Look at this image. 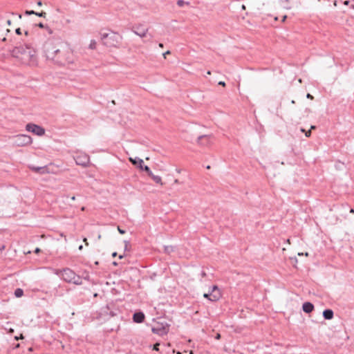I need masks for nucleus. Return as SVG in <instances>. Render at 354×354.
Masks as SVG:
<instances>
[{
    "label": "nucleus",
    "instance_id": "1",
    "mask_svg": "<svg viewBox=\"0 0 354 354\" xmlns=\"http://www.w3.org/2000/svg\"><path fill=\"white\" fill-rule=\"evenodd\" d=\"M26 47L22 45L15 46L11 51L12 57L19 59L22 63L27 64L30 62L34 54L31 50H28L30 48L29 44H26Z\"/></svg>",
    "mask_w": 354,
    "mask_h": 354
},
{
    "label": "nucleus",
    "instance_id": "2",
    "mask_svg": "<svg viewBox=\"0 0 354 354\" xmlns=\"http://www.w3.org/2000/svg\"><path fill=\"white\" fill-rule=\"evenodd\" d=\"M100 35L102 44L107 47H116L122 40V37L116 32H100Z\"/></svg>",
    "mask_w": 354,
    "mask_h": 354
},
{
    "label": "nucleus",
    "instance_id": "3",
    "mask_svg": "<svg viewBox=\"0 0 354 354\" xmlns=\"http://www.w3.org/2000/svg\"><path fill=\"white\" fill-rule=\"evenodd\" d=\"M43 50L48 59H55V55L62 54L59 45L55 44L52 40H48L44 43Z\"/></svg>",
    "mask_w": 354,
    "mask_h": 354
},
{
    "label": "nucleus",
    "instance_id": "4",
    "mask_svg": "<svg viewBox=\"0 0 354 354\" xmlns=\"http://www.w3.org/2000/svg\"><path fill=\"white\" fill-rule=\"evenodd\" d=\"M169 330V324L167 323L158 322L156 326H153L151 329L154 334H157L160 336L167 335Z\"/></svg>",
    "mask_w": 354,
    "mask_h": 354
},
{
    "label": "nucleus",
    "instance_id": "5",
    "mask_svg": "<svg viewBox=\"0 0 354 354\" xmlns=\"http://www.w3.org/2000/svg\"><path fill=\"white\" fill-rule=\"evenodd\" d=\"M62 279L67 283H71L75 277V272L71 268H66L57 273Z\"/></svg>",
    "mask_w": 354,
    "mask_h": 354
},
{
    "label": "nucleus",
    "instance_id": "6",
    "mask_svg": "<svg viewBox=\"0 0 354 354\" xmlns=\"http://www.w3.org/2000/svg\"><path fill=\"white\" fill-rule=\"evenodd\" d=\"M32 141V138L25 134H19L15 137V144L19 147L28 145Z\"/></svg>",
    "mask_w": 354,
    "mask_h": 354
},
{
    "label": "nucleus",
    "instance_id": "7",
    "mask_svg": "<svg viewBox=\"0 0 354 354\" xmlns=\"http://www.w3.org/2000/svg\"><path fill=\"white\" fill-rule=\"evenodd\" d=\"M26 129L39 136L45 134V129L41 126L33 123H28L26 126Z\"/></svg>",
    "mask_w": 354,
    "mask_h": 354
},
{
    "label": "nucleus",
    "instance_id": "8",
    "mask_svg": "<svg viewBox=\"0 0 354 354\" xmlns=\"http://www.w3.org/2000/svg\"><path fill=\"white\" fill-rule=\"evenodd\" d=\"M132 30L136 35L140 36V37H144L146 36V34L148 31V28H147L146 26L143 24H138L134 25L132 27Z\"/></svg>",
    "mask_w": 354,
    "mask_h": 354
},
{
    "label": "nucleus",
    "instance_id": "9",
    "mask_svg": "<svg viewBox=\"0 0 354 354\" xmlns=\"http://www.w3.org/2000/svg\"><path fill=\"white\" fill-rule=\"evenodd\" d=\"M75 160L77 165L87 167L90 162V158L86 154H80L75 157Z\"/></svg>",
    "mask_w": 354,
    "mask_h": 354
},
{
    "label": "nucleus",
    "instance_id": "10",
    "mask_svg": "<svg viewBox=\"0 0 354 354\" xmlns=\"http://www.w3.org/2000/svg\"><path fill=\"white\" fill-rule=\"evenodd\" d=\"M50 60L59 66H63L67 62V57L62 50V54L55 55V59H50Z\"/></svg>",
    "mask_w": 354,
    "mask_h": 354
},
{
    "label": "nucleus",
    "instance_id": "11",
    "mask_svg": "<svg viewBox=\"0 0 354 354\" xmlns=\"http://www.w3.org/2000/svg\"><path fill=\"white\" fill-rule=\"evenodd\" d=\"M221 297V292H211L209 291L203 294V297L211 301H217Z\"/></svg>",
    "mask_w": 354,
    "mask_h": 354
},
{
    "label": "nucleus",
    "instance_id": "12",
    "mask_svg": "<svg viewBox=\"0 0 354 354\" xmlns=\"http://www.w3.org/2000/svg\"><path fill=\"white\" fill-rule=\"evenodd\" d=\"M145 315L143 312L139 310L136 311L133 315V321L136 323L140 324L144 322Z\"/></svg>",
    "mask_w": 354,
    "mask_h": 354
},
{
    "label": "nucleus",
    "instance_id": "13",
    "mask_svg": "<svg viewBox=\"0 0 354 354\" xmlns=\"http://www.w3.org/2000/svg\"><path fill=\"white\" fill-rule=\"evenodd\" d=\"M314 305L310 301H306L302 305V310L306 313H310L314 310Z\"/></svg>",
    "mask_w": 354,
    "mask_h": 354
},
{
    "label": "nucleus",
    "instance_id": "14",
    "mask_svg": "<svg viewBox=\"0 0 354 354\" xmlns=\"http://www.w3.org/2000/svg\"><path fill=\"white\" fill-rule=\"evenodd\" d=\"M30 169L35 172L39 173V174H46L48 173V167L47 166L44 167H35L32 166L30 167Z\"/></svg>",
    "mask_w": 354,
    "mask_h": 354
},
{
    "label": "nucleus",
    "instance_id": "15",
    "mask_svg": "<svg viewBox=\"0 0 354 354\" xmlns=\"http://www.w3.org/2000/svg\"><path fill=\"white\" fill-rule=\"evenodd\" d=\"M323 317L325 319L327 320L332 319L334 317L333 310L330 308L325 309L323 311Z\"/></svg>",
    "mask_w": 354,
    "mask_h": 354
},
{
    "label": "nucleus",
    "instance_id": "16",
    "mask_svg": "<svg viewBox=\"0 0 354 354\" xmlns=\"http://www.w3.org/2000/svg\"><path fill=\"white\" fill-rule=\"evenodd\" d=\"M209 136L207 135H202L198 137L197 143L201 145H206L208 143Z\"/></svg>",
    "mask_w": 354,
    "mask_h": 354
},
{
    "label": "nucleus",
    "instance_id": "17",
    "mask_svg": "<svg viewBox=\"0 0 354 354\" xmlns=\"http://www.w3.org/2000/svg\"><path fill=\"white\" fill-rule=\"evenodd\" d=\"M130 162L135 166L138 167L139 169L142 167V165L144 164L143 160L140 158H129Z\"/></svg>",
    "mask_w": 354,
    "mask_h": 354
},
{
    "label": "nucleus",
    "instance_id": "18",
    "mask_svg": "<svg viewBox=\"0 0 354 354\" xmlns=\"http://www.w3.org/2000/svg\"><path fill=\"white\" fill-rule=\"evenodd\" d=\"M149 176L157 184L162 185L161 177L159 176L154 175L151 172V175H149Z\"/></svg>",
    "mask_w": 354,
    "mask_h": 354
},
{
    "label": "nucleus",
    "instance_id": "19",
    "mask_svg": "<svg viewBox=\"0 0 354 354\" xmlns=\"http://www.w3.org/2000/svg\"><path fill=\"white\" fill-rule=\"evenodd\" d=\"M113 304H107L106 306L102 308V313L104 315H109V312L111 310V307H113Z\"/></svg>",
    "mask_w": 354,
    "mask_h": 354
},
{
    "label": "nucleus",
    "instance_id": "20",
    "mask_svg": "<svg viewBox=\"0 0 354 354\" xmlns=\"http://www.w3.org/2000/svg\"><path fill=\"white\" fill-rule=\"evenodd\" d=\"M174 251V247L172 245H165L164 246V252L167 254H170L171 252Z\"/></svg>",
    "mask_w": 354,
    "mask_h": 354
},
{
    "label": "nucleus",
    "instance_id": "21",
    "mask_svg": "<svg viewBox=\"0 0 354 354\" xmlns=\"http://www.w3.org/2000/svg\"><path fill=\"white\" fill-rule=\"evenodd\" d=\"M72 283L76 284V285H81L82 284V278L75 274V277L74 279L71 281Z\"/></svg>",
    "mask_w": 354,
    "mask_h": 354
},
{
    "label": "nucleus",
    "instance_id": "22",
    "mask_svg": "<svg viewBox=\"0 0 354 354\" xmlns=\"http://www.w3.org/2000/svg\"><path fill=\"white\" fill-rule=\"evenodd\" d=\"M140 170L145 171L147 175H151V171L150 168L147 165H144V164L142 165V167L140 168Z\"/></svg>",
    "mask_w": 354,
    "mask_h": 354
},
{
    "label": "nucleus",
    "instance_id": "23",
    "mask_svg": "<svg viewBox=\"0 0 354 354\" xmlns=\"http://www.w3.org/2000/svg\"><path fill=\"white\" fill-rule=\"evenodd\" d=\"M24 295V290L21 288H17L15 290V295L16 297H21Z\"/></svg>",
    "mask_w": 354,
    "mask_h": 354
},
{
    "label": "nucleus",
    "instance_id": "24",
    "mask_svg": "<svg viewBox=\"0 0 354 354\" xmlns=\"http://www.w3.org/2000/svg\"><path fill=\"white\" fill-rule=\"evenodd\" d=\"M113 307H111V310L109 312V315H110L111 317H114L118 315L117 309H113Z\"/></svg>",
    "mask_w": 354,
    "mask_h": 354
},
{
    "label": "nucleus",
    "instance_id": "25",
    "mask_svg": "<svg viewBox=\"0 0 354 354\" xmlns=\"http://www.w3.org/2000/svg\"><path fill=\"white\" fill-rule=\"evenodd\" d=\"M35 15L39 17H43V18H45L46 17V12H44V11H41L40 12H35Z\"/></svg>",
    "mask_w": 354,
    "mask_h": 354
},
{
    "label": "nucleus",
    "instance_id": "26",
    "mask_svg": "<svg viewBox=\"0 0 354 354\" xmlns=\"http://www.w3.org/2000/svg\"><path fill=\"white\" fill-rule=\"evenodd\" d=\"M211 292H220L218 288L216 285H214L211 287V290H209Z\"/></svg>",
    "mask_w": 354,
    "mask_h": 354
},
{
    "label": "nucleus",
    "instance_id": "27",
    "mask_svg": "<svg viewBox=\"0 0 354 354\" xmlns=\"http://www.w3.org/2000/svg\"><path fill=\"white\" fill-rule=\"evenodd\" d=\"M96 48V41L95 40H91V44L89 45V48L95 49Z\"/></svg>",
    "mask_w": 354,
    "mask_h": 354
},
{
    "label": "nucleus",
    "instance_id": "28",
    "mask_svg": "<svg viewBox=\"0 0 354 354\" xmlns=\"http://www.w3.org/2000/svg\"><path fill=\"white\" fill-rule=\"evenodd\" d=\"M188 2H185L183 0H178L177 5L180 7L183 6L185 4H188Z\"/></svg>",
    "mask_w": 354,
    "mask_h": 354
},
{
    "label": "nucleus",
    "instance_id": "29",
    "mask_svg": "<svg viewBox=\"0 0 354 354\" xmlns=\"http://www.w3.org/2000/svg\"><path fill=\"white\" fill-rule=\"evenodd\" d=\"M160 343H156L153 345V350L159 351Z\"/></svg>",
    "mask_w": 354,
    "mask_h": 354
},
{
    "label": "nucleus",
    "instance_id": "30",
    "mask_svg": "<svg viewBox=\"0 0 354 354\" xmlns=\"http://www.w3.org/2000/svg\"><path fill=\"white\" fill-rule=\"evenodd\" d=\"M24 14H25L26 15H35V11H34V10H26V11L24 12Z\"/></svg>",
    "mask_w": 354,
    "mask_h": 354
},
{
    "label": "nucleus",
    "instance_id": "31",
    "mask_svg": "<svg viewBox=\"0 0 354 354\" xmlns=\"http://www.w3.org/2000/svg\"><path fill=\"white\" fill-rule=\"evenodd\" d=\"M37 26H38L40 28H45L46 25H44L43 23L39 22V24H36Z\"/></svg>",
    "mask_w": 354,
    "mask_h": 354
},
{
    "label": "nucleus",
    "instance_id": "32",
    "mask_svg": "<svg viewBox=\"0 0 354 354\" xmlns=\"http://www.w3.org/2000/svg\"><path fill=\"white\" fill-rule=\"evenodd\" d=\"M118 230L121 234H124L126 232L124 230L121 229L119 226L118 227Z\"/></svg>",
    "mask_w": 354,
    "mask_h": 354
},
{
    "label": "nucleus",
    "instance_id": "33",
    "mask_svg": "<svg viewBox=\"0 0 354 354\" xmlns=\"http://www.w3.org/2000/svg\"><path fill=\"white\" fill-rule=\"evenodd\" d=\"M15 32H16V34H17V35H21V28H16V30H15Z\"/></svg>",
    "mask_w": 354,
    "mask_h": 354
},
{
    "label": "nucleus",
    "instance_id": "34",
    "mask_svg": "<svg viewBox=\"0 0 354 354\" xmlns=\"http://www.w3.org/2000/svg\"><path fill=\"white\" fill-rule=\"evenodd\" d=\"M45 29L47 30V31L48 32L49 34H52L53 33V30H51V28L50 27H48L47 25L45 28Z\"/></svg>",
    "mask_w": 354,
    "mask_h": 354
},
{
    "label": "nucleus",
    "instance_id": "35",
    "mask_svg": "<svg viewBox=\"0 0 354 354\" xmlns=\"http://www.w3.org/2000/svg\"><path fill=\"white\" fill-rule=\"evenodd\" d=\"M24 338V337L23 336V335H21L19 337H18V336L15 337V340L23 339Z\"/></svg>",
    "mask_w": 354,
    "mask_h": 354
},
{
    "label": "nucleus",
    "instance_id": "36",
    "mask_svg": "<svg viewBox=\"0 0 354 354\" xmlns=\"http://www.w3.org/2000/svg\"><path fill=\"white\" fill-rule=\"evenodd\" d=\"M305 135H306V137H308H308H310V135H311V131H310V129H309L308 131H306Z\"/></svg>",
    "mask_w": 354,
    "mask_h": 354
},
{
    "label": "nucleus",
    "instance_id": "37",
    "mask_svg": "<svg viewBox=\"0 0 354 354\" xmlns=\"http://www.w3.org/2000/svg\"><path fill=\"white\" fill-rule=\"evenodd\" d=\"M124 244H125L124 250H127L128 245L129 244V241H124Z\"/></svg>",
    "mask_w": 354,
    "mask_h": 354
},
{
    "label": "nucleus",
    "instance_id": "38",
    "mask_svg": "<svg viewBox=\"0 0 354 354\" xmlns=\"http://www.w3.org/2000/svg\"><path fill=\"white\" fill-rule=\"evenodd\" d=\"M14 332H15V330H14V329H13V328H10L8 329V333L9 334H12V333H14Z\"/></svg>",
    "mask_w": 354,
    "mask_h": 354
},
{
    "label": "nucleus",
    "instance_id": "39",
    "mask_svg": "<svg viewBox=\"0 0 354 354\" xmlns=\"http://www.w3.org/2000/svg\"><path fill=\"white\" fill-rule=\"evenodd\" d=\"M41 252V249L39 248H36L34 252L36 254H39Z\"/></svg>",
    "mask_w": 354,
    "mask_h": 354
},
{
    "label": "nucleus",
    "instance_id": "40",
    "mask_svg": "<svg viewBox=\"0 0 354 354\" xmlns=\"http://www.w3.org/2000/svg\"><path fill=\"white\" fill-rule=\"evenodd\" d=\"M306 97L310 100H313L314 98L313 96L310 93H307Z\"/></svg>",
    "mask_w": 354,
    "mask_h": 354
},
{
    "label": "nucleus",
    "instance_id": "41",
    "mask_svg": "<svg viewBox=\"0 0 354 354\" xmlns=\"http://www.w3.org/2000/svg\"><path fill=\"white\" fill-rule=\"evenodd\" d=\"M169 54H171V52L169 50H167L165 53H163V56L165 58H166V55H168Z\"/></svg>",
    "mask_w": 354,
    "mask_h": 354
},
{
    "label": "nucleus",
    "instance_id": "42",
    "mask_svg": "<svg viewBox=\"0 0 354 354\" xmlns=\"http://www.w3.org/2000/svg\"><path fill=\"white\" fill-rule=\"evenodd\" d=\"M218 85H221V86H225V82H223V81H220L218 82Z\"/></svg>",
    "mask_w": 354,
    "mask_h": 354
},
{
    "label": "nucleus",
    "instance_id": "43",
    "mask_svg": "<svg viewBox=\"0 0 354 354\" xmlns=\"http://www.w3.org/2000/svg\"><path fill=\"white\" fill-rule=\"evenodd\" d=\"M350 2H351V1L346 0V1H344V4L346 5V6H348V5H349Z\"/></svg>",
    "mask_w": 354,
    "mask_h": 354
},
{
    "label": "nucleus",
    "instance_id": "44",
    "mask_svg": "<svg viewBox=\"0 0 354 354\" xmlns=\"http://www.w3.org/2000/svg\"><path fill=\"white\" fill-rule=\"evenodd\" d=\"M37 6H42V2H41V0L37 1Z\"/></svg>",
    "mask_w": 354,
    "mask_h": 354
},
{
    "label": "nucleus",
    "instance_id": "45",
    "mask_svg": "<svg viewBox=\"0 0 354 354\" xmlns=\"http://www.w3.org/2000/svg\"><path fill=\"white\" fill-rule=\"evenodd\" d=\"M117 255H118V254H117L116 252H114L112 253V257H115Z\"/></svg>",
    "mask_w": 354,
    "mask_h": 354
},
{
    "label": "nucleus",
    "instance_id": "46",
    "mask_svg": "<svg viewBox=\"0 0 354 354\" xmlns=\"http://www.w3.org/2000/svg\"><path fill=\"white\" fill-rule=\"evenodd\" d=\"M83 241H84V242H85V244H86V245H88V242H87V239H86V238H84Z\"/></svg>",
    "mask_w": 354,
    "mask_h": 354
},
{
    "label": "nucleus",
    "instance_id": "47",
    "mask_svg": "<svg viewBox=\"0 0 354 354\" xmlns=\"http://www.w3.org/2000/svg\"><path fill=\"white\" fill-rule=\"evenodd\" d=\"M11 24H12L11 20L8 19V20L7 21V24H8V26H10V25H11Z\"/></svg>",
    "mask_w": 354,
    "mask_h": 354
},
{
    "label": "nucleus",
    "instance_id": "48",
    "mask_svg": "<svg viewBox=\"0 0 354 354\" xmlns=\"http://www.w3.org/2000/svg\"><path fill=\"white\" fill-rule=\"evenodd\" d=\"M221 337V335L219 333L216 334V338L219 339Z\"/></svg>",
    "mask_w": 354,
    "mask_h": 354
},
{
    "label": "nucleus",
    "instance_id": "49",
    "mask_svg": "<svg viewBox=\"0 0 354 354\" xmlns=\"http://www.w3.org/2000/svg\"><path fill=\"white\" fill-rule=\"evenodd\" d=\"M352 1L353 2V3L351 5V8L354 9V0H352Z\"/></svg>",
    "mask_w": 354,
    "mask_h": 354
},
{
    "label": "nucleus",
    "instance_id": "50",
    "mask_svg": "<svg viewBox=\"0 0 354 354\" xmlns=\"http://www.w3.org/2000/svg\"><path fill=\"white\" fill-rule=\"evenodd\" d=\"M287 18L286 15H284L282 19V21H285L286 19Z\"/></svg>",
    "mask_w": 354,
    "mask_h": 354
},
{
    "label": "nucleus",
    "instance_id": "51",
    "mask_svg": "<svg viewBox=\"0 0 354 354\" xmlns=\"http://www.w3.org/2000/svg\"><path fill=\"white\" fill-rule=\"evenodd\" d=\"M17 16H18V18H19V19H21V17H22L21 14H17Z\"/></svg>",
    "mask_w": 354,
    "mask_h": 354
},
{
    "label": "nucleus",
    "instance_id": "52",
    "mask_svg": "<svg viewBox=\"0 0 354 354\" xmlns=\"http://www.w3.org/2000/svg\"><path fill=\"white\" fill-rule=\"evenodd\" d=\"M316 129V126H315V125H312V126L310 127V130H311V129Z\"/></svg>",
    "mask_w": 354,
    "mask_h": 354
},
{
    "label": "nucleus",
    "instance_id": "53",
    "mask_svg": "<svg viewBox=\"0 0 354 354\" xmlns=\"http://www.w3.org/2000/svg\"><path fill=\"white\" fill-rule=\"evenodd\" d=\"M70 198H71V201H73L75 200V197L74 196H71Z\"/></svg>",
    "mask_w": 354,
    "mask_h": 354
},
{
    "label": "nucleus",
    "instance_id": "54",
    "mask_svg": "<svg viewBox=\"0 0 354 354\" xmlns=\"http://www.w3.org/2000/svg\"><path fill=\"white\" fill-rule=\"evenodd\" d=\"M24 34H25V35L28 36V35H29L28 31V30H26V31L24 32Z\"/></svg>",
    "mask_w": 354,
    "mask_h": 354
},
{
    "label": "nucleus",
    "instance_id": "55",
    "mask_svg": "<svg viewBox=\"0 0 354 354\" xmlns=\"http://www.w3.org/2000/svg\"><path fill=\"white\" fill-rule=\"evenodd\" d=\"M82 249H83V245H80L79 246V250H82Z\"/></svg>",
    "mask_w": 354,
    "mask_h": 354
},
{
    "label": "nucleus",
    "instance_id": "56",
    "mask_svg": "<svg viewBox=\"0 0 354 354\" xmlns=\"http://www.w3.org/2000/svg\"><path fill=\"white\" fill-rule=\"evenodd\" d=\"M201 275H202L203 277H205V276H206V274H205V272H203H203H202V273H201Z\"/></svg>",
    "mask_w": 354,
    "mask_h": 354
},
{
    "label": "nucleus",
    "instance_id": "57",
    "mask_svg": "<svg viewBox=\"0 0 354 354\" xmlns=\"http://www.w3.org/2000/svg\"><path fill=\"white\" fill-rule=\"evenodd\" d=\"M284 8H285L286 9H290V8H291V7H290V6H284Z\"/></svg>",
    "mask_w": 354,
    "mask_h": 354
},
{
    "label": "nucleus",
    "instance_id": "58",
    "mask_svg": "<svg viewBox=\"0 0 354 354\" xmlns=\"http://www.w3.org/2000/svg\"><path fill=\"white\" fill-rule=\"evenodd\" d=\"M123 257H124V254H120V255H119V259H122Z\"/></svg>",
    "mask_w": 354,
    "mask_h": 354
},
{
    "label": "nucleus",
    "instance_id": "59",
    "mask_svg": "<svg viewBox=\"0 0 354 354\" xmlns=\"http://www.w3.org/2000/svg\"><path fill=\"white\" fill-rule=\"evenodd\" d=\"M301 132H304L306 133V130L304 129H303V128H301Z\"/></svg>",
    "mask_w": 354,
    "mask_h": 354
},
{
    "label": "nucleus",
    "instance_id": "60",
    "mask_svg": "<svg viewBox=\"0 0 354 354\" xmlns=\"http://www.w3.org/2000/svg\"><path fill=\"white\" fill-rule=\"evenodd\" d=\"M113 264L114 266H118V263H117V262H115V261H113Z\"/></svg>",
    "mask_w": 354,
    "mask_h": 354
},
{
    "label": "nucleus",
    "instance_id": "61",
    "mask_svg": "<svg viewBox=\"0 0 354 354\" xmlns=\"http://www.w3.org/2000/svg\"><path fill=\"white\" fill-rule=\"evenodd\" d=\"M159 46H160V47H161V48H162V47H163V44H162V43H160V44H159Z\"/></svg>",
    "mask_w": 354,
    "mask_h": 354
},
{
    "label": "nucleus",
    "instance_id": "62",
    "mask_svg": "<svg viewBox=\"0 0 354 354\" xmlns=\"http://www.w3.org/2000/svg\"><path fill=\"white\" fill-rule=\"evenodd\" d=\"M174 183H179V181H178V179H176V180H174Z\"/></svg>",
    "mask_w": 354,
    "mask_h": 354
},
{
    "label": "nucleus",
    "instance_id": "63",
    "mask_svg": "<svg viewBox=\"0 0 354 354\" xmlns=\"http://www.w3.org/2000/svg\"><path fill=\"white\" fill-rule=\"evenodd\" d=\"M291 103H292V104H295V100H292V101H291Z\"/></svg>",
    "mask_w": 354,
    "mask_h": 354
},
{
    "label": "nucleus",
    "instance_id": "64",
    "mask_svg": "<svg viewBox=\"0 0 354 354\" xmlns=\"http://www.w3.org/2000/svg\"><path fill=\"white\" fill-rule=\"evenodd\" d=\"M177 354H182L180 351L177 352Z\"/></svg>",
    "mask_w": 354,
    "mask_h": 354
}]
</instances>
